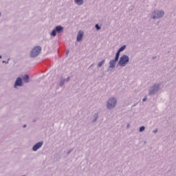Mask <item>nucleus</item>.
<instances>
[{"instance_id": "f257e3e1", "label": "nucleus", "mask_w": 176, "mask_h": 176, "mask_svg": "<svg viewBox=\"0 0 176 176\" xmlns=\"http://www.w3.org/2000/svg\"><path fill=\"white\" fill-rule=\"evenodd\" d=\"M164 14H166L164 10H155L151 12L150 17L152 20H159V19H163V17H164Z\"/></svg>"}, {"instance_id": "f03ea898", "label": "nucleus", "mask_w": 176, "mask_h": 176, "mask_svg": "<svg viewBox=\"0 0 176 176\" xmlns=\"http://www.w3.org/2000/svg\"><path fill=\"white\" fill-rule=\"evenodd\" d=\"M117 104L118 99L115 97H111L107 100L106 107L109 110L115 109V108H116Z\"/></svg>"}, {"instance_id": "7ed1b4c3", "label": "nucleus", "mask_w": 176, "mask_h": 176, "mask_svg": "<svg viewBox=\"0 0 176 176\" xmlns=\"http://www.w3.org/2000/svg\"><path fill=\"white\" fill-rule=\"evenodd\" d=\"M130 63V58L129 56L126 54H123L120 56L119 61H118V65L120 67H126Z\"/></svg>"}, {"instance_id": "20e7f679", "label": "nucleus", "mask_w": 176, "mask_h": 176, "mask_svg": "<svg viewBox=\"0 0 176 176\" xmlns=\"http://www.w3.org/2000/svg\"><path fill=\"white\" fill-rule=\"evenodd\" d=\"M160 90V84L155 83L150 87L148 89V96H153Z\"/></svg>"}, {"instance_id": "39448f33", "label": "nucleus", "mask_w": 176, "mask_h": 176, "mask_svg": "<svg viewBox=\"0 0 176 176\" xmlns=\"http://www.w3.org/2000/svg\"><path fill=\"white\" fill-rule=\"evenodd\" d=\"M64 32V28L61 25L56 26L50 33V35L52 38H54L57 36V34H62Z\"/></svg>"}, {"instance_id": "423d86ee", "label": "nucleus", "mask_w": 176, "mask_h": 176, "mask_svg": "<svg viewBox=\"0 0 176 176\" xmlns=\"http://www.w3.org/2000/svg\"><path fill=\"white\" fill-rule=\"evenodd\" d=\"M42 52V48L39 46H36L31 52V57H36Z\"/></svg>"}, {"instance_id": "0eeeda50", "label": "nucleus", "mask_w": 176, "mask_h": 176, "mask_svg": "<svg viewBox=\"0 0 176 176\" xmlns=\"http://www.w3.org/2000/svg\"><path fill=\"white\" fill-rule=\"evenodd\" d=\"M118 60L116 59H113V60H111L109 63V69H113V68H115L116 67V63H118Z\"/></svg>"}, {"instance_id": "6e6552de", "label": "nucleus", "mask_w": 176, "mask_h": 176, "mask_svg": "<svg viewBox=\"0 0 176 176\" xmlns=\"http://www.w3.org/2000/svg\"><path fill=\"white\" fill-rule=\"evenodd\" d=\"M43 145V142H38L34 146H33L32 151H34V152H36V151L38 150L39 148H41Z\"/></svg>"}, {"instance_id": "1a4fd4ad", "label": "nucleus", "mask_w": 176, "mask_h": 176, "mask_svg": "<svg viewBox=\"0 0 176 176\" xmlns=\"http://www.w3.org/2000/svg\"><path fill=\"white\" fill-rule=\"evenodd\" d=\"M83 34H84L83 31L80 30L78 32V33L77 34V38H76L77 42H80V41L83 39Z\"/></svg>"}, {"instance_id": "9d476101", "label": "nucleus", "mask_w": 176, "mask_h": 176, "mask_svg": "<svg viewBox=\"0 0 176 176\" xmlns=\"http://www.w3.org/2000/svg\"><path fill=\"white\" fill-rule=\"evenodd\" d=\"M21 85H23V81L21 80V78L20 77L17 78L14 84V87H16V86H21Z\"/></svg>"}, {"instance_id": "9b49d317", "label": "nucleus", "mask_w": 176, "mask_h": 176, "mask_svg": "<svg viewBox=\"0 0 176 176\" xmlns=\"http://www.w3.org/2000/svg\"><path fill=\"white\" fill-rule=\"evenodd\" d=\"M97 119H98V113L94 114V119L92 120V122H97Z\"/></svg>"}, {"instance_id": "f8f14e48", "label": "nucleus", "mask_w": 176, "mask_h": 176, "mask_svg": "<svg viewBox=\"0 0 176 176\" xmlns=\"http://www.w3.org/2000/svg\"><path fill=\"white\" fill-rule=\"evenodd\" d=\"M74 2L78 6L83 5V0H74Z\"/></svg>"}, {"instance_id": "ddd939ff", "label": "nucleus", "mask_w": 176, "mask_h": 176, "mask_svg": "<svg viewBox=\"0 0 176 176\" xmlns=\"http://www.w3.org/2000/svg\"><path fill=\"white\" fill-rule=\"evenodd\" d=\"M28 79H30V77L28 75H25V76L23 77V80L25 82V83H28Z\"/></svg>"}, {"instance_id": "4468645a", "label": "nucleus", "mask_w": 176, "mask_h": 176, "mask_svg": "<svg viewBox=\"0 0 176 176\" xmlns=\"http://www.w3.org/2000/svg\"><path fill=\"white\" fill-rule=\"evenodd\" d=\"M120 56V52L119 50L116 52L115 59L119 60V57Z\"/></svg>"}, {"instance_id": "2eb2a0df", "label": "nucleus", "mask_w": 176, "mask_h": 176, "mask_svg": "<svg viewBox=\"0 0 176 176\" xmlns=\"http://www.w3.org/2000/svg\"><path fill=\"white\" fill-rule=\"evenodd\" d=\"M105 63V60H102L98 64V67H102V65H104Z\"/></svg>"}, {"instance_id": "dca6fc26", "label": "nucleus", "mask_w": 176, "mask_h": 176, "mask_svg": "<svg viewBox=\"0 0 176 176\" xmlns=\"http://www.w3.org/2000/svg\"><path fill=\"white\" fill-rule=\"evenodd\" d=\"M64 83H65V80L64 78H61L59 83L60 86H63Z\"/></svg>"}, {"instance_id": "f3484780", "label": "nucleus", "mask_w": 176, "mask_h": 176, "mask_svg": "<svg viewBox=\"0 0 176 176\" xmlns=\"http://www.w3.org/2000/svg\"><path fill=\"white\" fill-rule=\"evenodd\" d=\"M124 49H126V45H122L119 50L118 51L122 52H123V50H124Z\"/></svg>"}, {"instance_id": "a211bd4d", "label": "nucleus", "mask_w": 176, "mask_h": 176, "mask_svg": "<svg viewBox=\"0 0 176 176\" xmlns=\"http://www.w3.org/2000/svg\"><path fill=\"white\" fill-rule=\"evenodd\" d=\"M145 131V126H141V127L140 128L139 131H140V133H142V131Z\"/></svg>"}, {"instance_id": "6ab92c4d", "label": "nucleus", "mask_w": 176, "mask_h": 176, "mask_svg": "<svg viewBox=\"0 0 176 176\" xmlns=\"http://www.w3.org/2000/svg\"><path fill=\"white\" fill-rule=\"evenodd\" d=\"M95 27H96L97 31H98L99 30H101V27H100V25H98V24H96V25H95Z\"/></svg>"}, {"instance_id": "aec40b11", "label": "nucleus", "mask_w": 176, "mask_h": 176, "mask_svg": "<svg viewBox=\"0 0 176 176\" xmlns=\"http://www.w3.org/2000/svg\"><path fill=\"white\" fill-rule=\"evenodd\" d=\"M146 100H148V98L146 97H145L143 98L142 102H145V101H146Z\"/></svg>"}, {"instance_id": "412c9836", "label": "nucleus", "mask_w": 176, "mask_h": 176, "mask_svg": "<svg viewBox=\"0 0 176 176\" xmlns=\"http://www.w3.org/2000/svg\"><path fill=\"white\" fill-rule=\"evenodd\" d=\"M153 133H154V134H156V133H157V129L154 130Z\"/></svg>"}, {"instance_id": "4be33fe9", "label": "nucleus", "mask_w": 176, "mask_h": 176, "mask_svg": "<svg viewBox=\"0 0 176 176\" xmlns=\"http://www.w3.org/2000/svg\"><path fill=\"white\" fill-rule=\"evenodd\" d=\"M129 128H130V124H127L126 129H129Z\"/></svg>"}, {"instance_id": "5701e85b", "label": "nucleus", "mask_w": 176, "mask_h": 176, "mask_svg": "<svg viewBox=\"0 0 176 176\" xmlns=\"http://www.w3.org/2000/svg\"><path fill=\"white\" fill-rule=\"evenodd\" d=\"M71 152H72V149H71L70 151H69L67 152V155H69V153H71Z\"/></svg>"}, {"instance_id": "b1692460", "label": "nucleus", "mask_w": 176, "mask_h": 176, "mask_svg": "<svg viewBox=\"0 0 176 176\" xmlns=\"http://www.w3.org/2000/svg\"><path fill=\"white\" fill-rule=\"evenodd\" d=\"M69 77L67 78V82H69Z\"/></svg>"}, {"instance_id": "393cba45", "label": "nucleus", "mask_w": 176, "mask_h": 176, "mask_svg": "<svg viewBox=\"0 0 176 176\" xmlns=\"http://www.w3.org/2000/svg\"><path fill=\"white\" fill-rule=\"evenodd\" d=\"M68 53H69V51H67L66 54H68Z\"/></svg>"}, {"instance_id": "a878e982", "label": "nucleus", "mask_w": 176, "mask_h": 176, "mask_svg": "<svg viewBox=\"0 0 176 176\" xmlns=\"http://www.w3.org/2000/svg\"><path fill=\"white\" fill-rule=\"evenodd\" d=\"M0 58H2V56H0Z\"/></svg>"}, {"instance_id": "bb28decb", "label": "nucleus", "mask_w": 176, "mask_h": 176, "mask_svg": "<svg viewBox=\"0 0 176 176\" xmlns=\"http://www.w3.org/2000/svg\"><path fill=\"white\" fill-rule=\"evenodd\" d=\"M23 127H25V126H23Z\"/></svg>"}]
</instances>
